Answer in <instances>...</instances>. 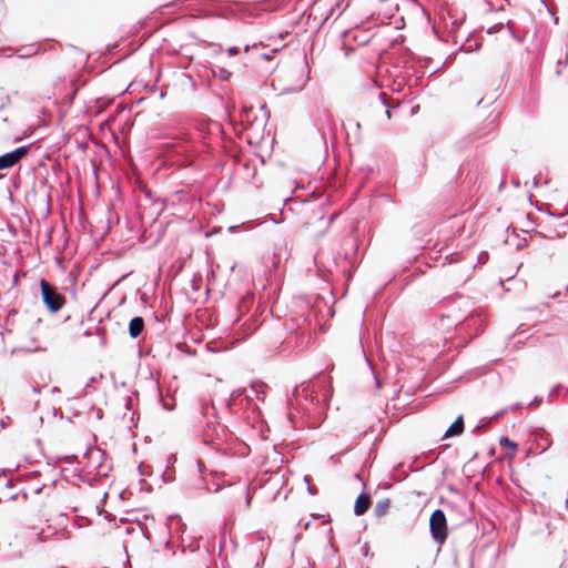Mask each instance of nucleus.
Masks as SVG:
<instances>
[{
  "label": "nucleus",
  "instance_id": "nucleus-1",
  "mask_svg": "<svg viewBox=\"0 0 568 568\" xmlns=\"http://www.w3.org/2000/svg\"><path fill=\"white\" fill-rule=\"evenodd\" d=\"M429 526L433 538L439 544H443L444 540L446 539L447 531L446 517L442 510H436L433 513L429 520Z\"/></svg>",
  "mask_w": 568,
  "mask_h": 568
},
{
  "label": "nucleus",
  "instance_id": "nucleus-2",
  "mask_svg": "<svg viewBox=\"0 0 568 568\" xmlns=\"http://www.w3.org/2000/svg\"><path fill=\"white\" fill-rule=\"evenodd\" d=\"M42 298L50 311L57 312L63 304V298L60 294L54 292L51 286L44 281L41 282Z\"/></svg>",
  "mask_w": 568,
  "mask_h": 568
},
{
  "label": "nucleus",
  "instance_id": "nucleus-3",
  "mask_svg": "<svg viewBox=\"0 0 568 568\" xmlns=\"http://www.w3.org/2000/svg\"><path fill=\"white\" fill-rule=\"evenodd\" d=\"M26 153L24 148L17 149L11 153L0 156V170H4L14 165Z\"/></svg>",
  "mask_w": 568,
  "mask_h": 568
},
{
  "label": "nucleus",
  "instance_id": "nucleus-4",
  "mask_svg": "<svg viewBox=\"0 0 568 568\" xmlns=\"http://www.w3.org/2000/svg\"><path fill=\"white\" fill-rule=\"evenodd\" d=\"M369 507V498L366 495H361L355 503V514L363 515Z\"/></svg>",
  "mask_w": 568,
  "mask_h": 568
},
{
  "label": "nucleus",
  "instance_id": "nucleus-5",
  "mask_svg": "<svg viewBox=\"0 0 568 568\" xmlns=\"http://www.w3.org/2000/svg\"><path fill=\"white\" fill-rule=\"evenodd\" d=\"M480 47H481V41L468 37L466 39L465 43H463L459 47V50L465 51V52H473V51L479 50Z\"/></svg>",
  "mask_w": 568,
  "mask_h": 568
},
{
  "label": "nucleus",
  "instance_id": "nucleus-6",
  "mask_svg": "<svg viewBox=\"0 0 568 568\" xmlns=\"http://www.w3.org/2000/svg\"><path fill=\"white\" fill-rule=\"evenodd\" d=\"M143 329V320L141 317H134L130 322L129 332L132 337L139 336Z\"/></svg>",
  "mask_w": 568,
  "mask_h": 568
},
{
  "label": "nucleus",
  "instance_id": "nucleus-7",
  "mask_svg": "<svg viewBox=\"0 0 568 568\" xmlns=\"http://www.w3.org/2000/svg\"><path fill=\"white\" fill-rule=\"evenodd\" d=\"M464 428L463 418L459 417L457 420L447 429L445 437H452L462 434Z\"/></svg>",
  "mask_w": 568,
  "mask_h": 568
},
{
  "label": "nucleus",
  "instance_id": "nucleus-8",
  "mask_svg": "<svg viewBox=\"0 0 568 568\" xmlns=\"http://www.w3.org/2000/svg\"><path fill=\"white\" fill-rule=\"evenodd\" d=\"M400 59H402V62L404 65L409 64V63H415L417 61L418 62L423 61L422 59H417L416 55L414 54V52H412L407 48L404 50V53Z\"/></svg>",
  "mask_w": 568,
  "mask_h": 568
},
{
  "label": "nucleus",
  "instance_id": "nucleus-9",
  "mask_svg": "<svg viewBox=\"0 0 568 568\" xmlns=\"http://www.w3.org/2000/svg\"><path fill=\"white\" fill-rule=\"evenodd\" d=\"M378 123H384L392 119V113L389 109H377V112L374 114Z\"/></svg>",
  "mask_w": 568,
  "mask_h": 568
},
{
  "label": "nucleus",
  "instance_id": "nucleus-10",
  "mask_svg": "<svg viewBox=\"0 0 568 568\" xmlns=\"http://www.w3.org/2000/svg\"><path fill=\"white\" fill-rule=\"evenodd\" d=\"M214 75L217 77L221 81L226 82L233 75L231 71L225 68L219 67L217 70H214Z\"/></svg>",
  "mask_w": 568,
  "mask_h": 568
},
{
  "label": "nucleus",
  "instance_id": "nucleus-11",
  "mask_svg": "<svg viewBox=\"0 0 568 568\" xmlns=\"http://www.w3.org/2000/svg\"><path fill=\"white\" fill-rule=\"evenodd\" d=\"M388 507V500H381L375 506V513L377 514V516H384L387 513Z\"/></svg>",
  "mask_w": 568,
  "mask_h": 568
},
{
  "label": "nucleus",
  "instance_id": "nucleus-12",
  "mask_svg": "<svg viewBox=\"0 0 568 568\" xmlns=\"http://www.w3.org/2000/svg\"><path fill=\"white\" fill-rule=\"evenodd\" d=\"M164 93L161 92L159 94V97L155 94V92L149 94L148 97H142V98H139L135 102L136 103H143V102H150V103H155V99H163L164 98Z\"/></svg>",
  "mask_w": 568,
  "mask_h": 568
},
{
  "label": "nucleus",
  "instance_id": "nucleus-13",
  "mask_svg": "<svg viewBox=\"0 0 568 568\" xmlns=\"http://www.w3.org/2000/svg\"><path fill=\"white\" fill-rule=\"evenodd\" d=\"M377 99H378L379 103L382 104V106H385V108H388V106H399L398 103H396V104L390 103L387 100L386 93H384V92H377Z\"/></svg>",
  "mask_w": 568,
  "mask_h": 568
},
{
  "label": "nucleus",
  "instance_id": "nucleus-14",
  "mask_svg": "<svg viewBox=\"0 0 568 568\" xmlns=\"http://www.w3.org/2000/svg\"><path fill=\"white\" fill-rule=\"evenodd\" d=\"M79 90V87L75 85L74 82H72V90L64 95V103H72L74 95L77 94Z\"/></svg>",
  "mask_w": 568,
  "mask_h": 568
},
{
  "label": "nucleus",
  "instance_id": "nucleus-15",
  "mask_svg": "<svg viewBox=\"0 0 568 568\" xmlns=\"http://www.w3.org/2000/svg\"><path fill=\"white\" fill-rule=\"evenodd\" d=\"M504 28V23H496L487 29L488 34H494L499 32Z\"/></svg>",
  "mask_w": 568,
  "mask_h": 568
},
{
  "label": "nucleus",
  "instance_id": "nucleus-16",
  "mask_svg": "<svg viewBox=\"0 0 568 568\" xmlns=\"http://www.w3.org/2000/svg\"><path fill=\"white\" fill-rule=\"evenodd\" d=\"M507 29L509 30L511 37L516 39L517 41L521 42L523 39L519 37L517 31L514 29L513 24L510 22H507Z\"/></svg>",
  "mask_w": 568,
  "mask_h": 568
},
{
  "label": "nucleus",
  "instance_id": "nucleus-17",
  "mask_svg": "<svg viewBox=\"0 0 568 568\" xmlns=\"http://www.w3.org/2000/svg\"><path fill=\"white\" fill-rule=\"evenodd\" d=\"M240 52V49L237 47H230L227 49V53L230 57L236 55Z\"/></svg>",
  "mask_w": 568,
  "mask_h": 568
},
{
  "label": "nucleus",
  "instance_id": "nucleus-18",
  "mask_svg": "<svg viewBox=\"0 0 568 568\" xmlns=\"http://www.w3.org/2000/svg\"><path fill=\"white\" fill-rule=\"evenodd\" d=\"M501 444L506 447H511L514 448L516 445L514 443H511L508 438H503L501 439Z\"/></svg>",
  "mask_w": 568,
  "mask_h": 568
},
{
  "label": "nucleus",
  "instance_id": "nucleus-19",
  "mask_svg": "<svg viewBox=\"0 0 568 568\" xmlns=\"http://www.w3.org/2000/svg\"><path fill=\"white\" fill-rule=\"evenodd\" d=\"M404 67L407 68L408 71L412 70L413 73H416V70H414V63H409V64H406Z\"/></svg>",
  "mask_w": 568,
  "mask_h": 568
},
{
  "label": "nucleus",
  "instance_id": "nucleus-20",
  "mask_svg": "<svg viewBox=\"0 0 568 568\" xmlns=\"http://www.w3.org/2000/svg\"><path fill=\"white\" fill-rule=\"evenodd\" d=\"M115 106L122 108V106H130V104L125 101H120Z\"/></svg>",
  "mask_w": 568,
  "mask_h": 568
},
{
  "label": "nucleus",
  "instance_id": "nucleus-21",
  "mask_svg": "<svg viewBox=\"0 0 568 568\" xmlns=\"http://www.w3.org/2000/svg\"><path fill=\"white\" fill-rule=\"evenodd\" d=\"M262 58L268 60L271 57H270V54L264 53V54H262Z\"/></svg>",
  "mask_w": 568,
  "mask_h": 568
},
{
  "label": "nucleus",
  "instance_id": "nucleus-22",
  "mask_svg": "<svg viewBox=\"0 0 568 568\" xmlns=\"http://www.w3.org/2000/svg\"><path fill=\"white\" fill-rule=\"evenodd\" d=\"M97 103H99V100L97 101ZM95 106H97V108H100V106H106V104H97Z\"/></svg>",
  "mask_w": 568,
  "mask_h": 568
},
{
  "label": "nucleus",
  "instance_id": "nucleus-23",
  "mask_svg": "<svg viewBox=\"0 0 568 568\" xmlns=\"http://www.w3.org/2000/svg\"><path fill=\"white\" fill-rule=\"evenodd\" d=\"M453 24H455L456 27H459V22H456V21H453Z\"/></svg>",
  "mask_w": 568,
  "mask_h": 568
},
{
  "label": "nucleus",
  "instance_id": "nucleus-24",
  "mask_svg": "<svg viewBox=\"0 0 568 568\" xmlns=\"http://www.w3.org/2000/svg\"><path fill=\"white\" fill-rule=\"evenodd\" d=\"M32 53L29 51H26V57L31 55Z\"/></svg>",
  "mask_w": 568,
  "mask_h": 568
}]
</instances>
